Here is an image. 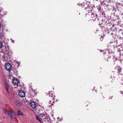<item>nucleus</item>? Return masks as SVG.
Here are the masks:
<instances>
[{
	"instance_id": "f257e3e1",
	"label": "nucleus",
	"mask_w": 123,
	"mask_h": 123,
	"mask_svg": "<svg viewBox=\"0 0 123 123\" xmlns=\"http://www.w3.org/2000/svg\"><path fill=\"white\" fill-rule=\"evenodd\" d=\"M91 20H98L99 18L97 17V15L95 13H92L91 15Z\"/></svg>"
},
{
	"instance_id": "f03ea898",
	"label": "nucleus",
	"mask_w": 123,
	"mask_h": 123,
	"mask_svg": "<svg viewBox=\"0 0 123 123\" xmlns=\"http://www.w3.org/2000/svg\"><path fill=\"white\" fill-rule=\"evenodd\" d=\"M8 114L10 118L12 120L13 119L14 117L15 116V112L14 111H12L11 112L9 111L8 112Z\"/></svg>"
},
{
	"instance_id": "7ed1b4c3",
	"label": "nucleus",
	"mask_w": 123,
	"mask_h": 123,
	"mask_svg": "<svg viewBox=\"0 0 123 123\" xmlns=\"http://www.w3.org/2000/svg\"><path fill=\"white\" fill-rule=\"evenodd\" d=\"M40 116L42 117L44 119H48L49 118V116L47 115L46 113L45 112L44 113H42L41 115H39Z\"/></svg>"
},
{
	"instance_id": "20e7f679",
	"label": "nucleus",
	"mask_w": 123,
	"mask_h": 123,
	"mask_svg": "<svg viewBox=\"0 0 123 123\" xmlns=\"http://www.w3.org/2000/svg\"><path fill=\"white\" fill-rule=\"evenodd\" d=\"M12 81L13 83L17 86L16 87H17L18 86V84L19 82L18 80L16 78L13 79H12Z\"/></svg>"
},
{
	"instance_id": "39448f33",
	"label": "nucleus",
	"mask_w": 123,
	"mask_h": 123,
	"mask_svg": "<svg viewBox=\"0 0 123 123\" xmlns=\"http://www.w3.org/2000/svg\"><path fill=\"white\" fill-rule=\"evenodd\" d=\"M18 95L20 97L23 98L25 96V94L24 91L20 90L19 92Z\"/></svg>"
},
{
	"instance_id": "423d86ee",
	"label": "nucleus",
	"mask_w": 123,
	"mask_h": 123,
	"mask_svg": "<svg viewBox=\"0 0 123 123\" xmlns=\"http://www.w3.org/2000/svg\"><path fill=\"white\" fill-rule=\"evenodd\" d=\"M10 65L8 63H6L5 65V69L7 71H9L11 70V68H10Z\"/></svg>"
},
{
	"instance_id": "0eeeda50",
	"label": "nucleus",
	"mask_w": 123,
	"mask_h": 123,
	"mask_svg": "<svg viewBox=\"0 0 123 123\" xmlns=\"http://www.w3.org/2000/svg\"><path fill=\"white\" fill-rule=\"evenodd\" d=\"M41 110H39V109H36L33 110L35 114H36V113L37 114L38 113L39 115H41L42 113L41 112Z\"/></svg>"
},
{
	"instance_id": "6e6552de",
	"label": "nucleus",
	"mask_w": 123,
	"mask_h": 123,
	"mask_svg": "<svg viewBox=\"0 0 123 123\" xmlns=\"http://www.w3.org/2000/svg\"><path fill=\"white\" fill-rule=\"evenodd\" d=\"M30 105L31 107L33 108H35L36 107V104L35 102H31L30 103Z\"/></svg>"
},
{
	"instance_id": "1a4fd4ad",
	"label": "nucleus",
	"mask_w": 123,
	"mask_h": 123,
	"mask_svg": "<svg viewBox=\"0 0 123 123\" xmlns=\"http://www.w3.org/2000/svg\"><path fill=\"white\" fill-rule=\"evenodd\" d=\"M49 97L52 98V99L53 100L54 99L55 97V96L53 93H52V92L51 91V92H49Z\"/></svg>"
},
{
	"instance_id": "9d476101",
	"label": "nucleus",
	"mask_w": 123,
	"mask_h": 123,
	"mask_svg": "<svg viewBox=\"0 0 123 123\" xmlns=\"http://www.w3.org/2000/svg\"><path fill=\"white\" fill-rule=\"evenodd\" d=\"M5 87L6 88V89L7 92L8 93H9V92L8 91V89H9L10 87V86L7 83H6L5 84Z\"/></svg>"
},
{
	"instance_id": "9b49d317",
	"label": "nucleus",
	"mask_w": 123,
	"mask_h": 123,
	"mask_svg": "<svg viewBox=\"0 0 123 123\" xmlns=\"http://www.w3.org/2000/svg\"><path fill=\"white\" fill-rule=\"evenodd\" d=\"M17 114L18 115H21L23 116H25V115L23 114L21 111L20 110H18L17 111Z\"/></svg>"
},
{
	"instance_id": "f8f14e48",
	"label": "nucleus",
	"mask_w": 123,
	"mask_h": 123,
	"mask_svg": "<svg viewBox=\"0 0 123 123\" xmlns=\"http://www.w3.org/2000/svg\"><path fill=\"white\" fill-rule=\"evenodd\" d=\"M15 104L16 105L18 106H20L21 105V104L20 102L18 100H17L16 101Z\"/></svg>"
},
{
	"instance_id": "ddd939ff",
	"label": "nucleus",
	"mask_w": 123,
	"mask_h": 123,
	"mask_svg": "<svg viewBox=\"0 0 123 123\" xmlns=\"http://www.w3.org/2000/svg\"><path fill=\"white\" fill-rule=\"evenodd\" d=\"M3 111L4 113L5 114H6L7 113L8 114V112H9V111H7V110L5 108H3Z\"/></svg>"
},
{
	"instance_id": "4468645a",
	"label": "nucleus",
	"mask_w": 123,
	"mask_h": 123,
	"mask_svg": "<svg viewBox=\"0 0 123 123\" xmlns=\"http://www.w3.org/2000/svg\"><path fill=\"white\" fill-rule=\"evenodd\" d=\"M96 0L97 1L99 0L100 2L101 5H103V3H104V0Z\"/></svg>"
},
{
	"instance_id": "2eb2a0df",
	"label": "nucleus",
	"mask_w": 123,
	"mask_h": 123,
	"mask_svg": "<svg viewBox=\"0 0 123 123\" xmlns=\"http://www.w3.org/2000/svg\"><path fill=\"white\" fill-rule=\"evenodd\" d=\"M98 7V10L100 12L101 10V8L100 7V6L99 5Z\"/></svg>"
},
{
	"instance_id": "dca6fc26",
	"label": "nucleus",
	"mask_w": 123,
	"mask_h": 123,
	"mask_svg": "<svg viewBox=\"0 0 123 123\" xmlns=\"http://www.w3.org/2000/svg\"><path fill=\"white\" fill-rule=\"evenodd\" d=\"M36 120H37V121H38L40 123L41 122V120L37 116H36Z\"/></svg>"
},
{
	"instance_id": "f3484780",
	"label": "nucleus",
	"mask_w": 123,
	"mask_h": 123,
	"mask_svg": "<svg viewBox=\"0 0 123 123\" xmlns=\"http://www.w3.org/2000/svg\"><path fill=\"white\" fill-rule=\"evenodd\" d=\"M9 47H7V49L5 51V52L6 54H8L9 53Z\"/></svg>"
},
{
	"instance_id": "a211bd4d",
	"label": "nucleus",
	"mask_w": 123,
	"mask_h": 123,
	"mask_svg": "<svg viewBox=\"0 0 123 123\" xmlns=\"http://www.w3.org/2000/svg\"><path fill=\"white\" fill-rule=\"evenodd\" d=\"M3 46L2 43L0 42V49Z\"/></svg>"
},
{
	"instance_id": "6ab92c4d",
	"label": "nucleus",
	"mask_w": 123,
	"mask_h": 123,
	"mask_svg": "<svg viewBox=\"0 0 123 123\" xmlns=\"http://www.w3.org/2000/svg\"><path fill=\"white\" fill-rule=\"evenodd\" d=\"M49 102H49V103L51 104V106H52V105H53V104H52L51 103V101L50 100V101Z\"/></svg>"
},
{
	"instance_id": "aec40b11",
	"label": "nucleus",
	"mask_w": 123,
	"mask_h": 123,
	"mask_svg": "<svg viewBox=\"0 0 123 123\" xmlns=\"http://www.w3.org/2000/svg\"><path fill=\"white\" fill-rule=\"evenodd\" d=\"M11 40H12V43H14V40H13L12 39H11Z\"/></svg>"
},
{
	"instance_id": "412c9836",
	"label": "nucleus",
	"mask_w": 123,
	"mask_h": 123,
	"mask_svg": "<svg viewBox=\"0 0 123 123\" xmlns=\"http://www.w3.org/2000/svg\"><path fill=\"white\" fill-rule=\"evenodd\" d=\"M121 72V71L120 70V71H119V72H118L119 73V74H120Z\"/></svg>"
},
{
	"instance_id": "4be33fe9",
	"label": "nucleus",
	"mask_w": 123,
	"mask_h": 123,
	"mask_svg": "<svg viewBox=\"0 0 123 123\" xmlns=\"http://www.w3.org/2000/svg\"><path fill=\"white\" fill-rule=\"evenodd\" d=\"M92 12V11H91V10H90V11H88V12H89H89Z\"/></svg>"
},
{
	"instance_id": "5701e85b",
	"label": "nucleus",
	"mask_w": 123,
	"mask_h": 123,
	"mask_svg": "<svg viewBox=\"0 0 123 123\" xmlns=\"http://www.w3.org/2000/svg\"><path fill=\"white\" fill-rule=\"evenodd\" d=\"M105 14H104V17H106V16L105 15Z\"/></svg>"
},
{
	"instance_id": "b1692460",
	"label": "nucleus",
	"mask_w": 123,
	"mask_h": 123,
	"mask_svg": "<svg viewBox=\"0 0 123 123\" xmlns=\"http://www.w3.org/2000/svg\"><path fill=\"white\" fill-rule=\"evenodd\" d=\"M104 52L103 51H102L101 50V52Z\"/></svg>"
},
{
	"instance_id": "393cba45",
	"label": "nucleus",
	"mask_w": 123,
	"mask_h": 123,
	"mask_svg": "<svg viewBox=\"0 0 123 123\" xmlns=\"http://www.w3.org/2000/svg\"><path fill=\"white\" fill-rule=\"evenodd\" d=\"M113 34V33H112L111 34V35H112Z\"/></svg>"
},
{
	"instance_id": "a878e982",
	"label": "nucleus",
	"mask_w": 123,
	"mask_h": 123,
	"mask_svg": "<svg viewBox=\"0 0 123 123\" xmlns=\"http://www.w3.org/2000/svg\"><path fill=\"white\" fill-rule=\"evenodd\" d=\"M105 53H103V54H104Z\"/></svg>"
},
{
	"instance_id": "bb28decb",
	"label": "nucleus",
	"mask_w": 123,
	"mask_h": 123,
	"mask_svg": "<svg viewBox=\"0 0 123 123\" xmlns=\"http://www.w3.org/2000/svg\"><path fill=\"white\" fill-rule=\"evenodd\" d=\"M110 57H110H110H108V58H110Z\"/></svg>"
},
{
	"instance_id": "cd10ccee",
	"label": "nucleus",
	"mask_w": 123,
	"mask_h": 123,
	"mask_svg": "<svg viewBox=\"0 0 123 123\" xmlns=\"http://www.w3.org/2000/svg\"><path fill=\"white\" fill-rule=\"evenodd\" d=\"M94 1H95L96 0H93Z\"/></svg>"
},
{
	"instance_id": "c85d7f7f",
	"label": "nucleus",
	"mask_w": 123,
	"mask_h": 123,
	"mask_svg": "<svg viewBox=\"0 0 123 123\" xmlns=\"http://www.w3.org/2000/svg\"><path fill=\"white\" fill-rule=\"evenodd\" d=\"M53 103H54V101H53Z\"/></svg>"
},
{
	"instance_id": "c756f323",
	"label": "nucleus",
	"mask_w": 123,
	"mask_h": 123,
	"mask_svg": "<svg viewBox=\"0 0 123 123\" xmlns=\"http://www.w3.org/2000/svg\"><path fill=\"white\" fill-rule=\"evenodd\" d=\"M58 118H59V117H57V118L58 119Z\"/></svg>"
},
{
	"instance_id": "7c9ffc66",
	"label": "nucleus",
	"mask_w": 123,
	"mask_h": 123,
	"mask_svg": "<svg viewBox=\"0 0 123 123\" xmlns=\"http://www.w3.org/2000/svg\"><path fill=\"white\" fill-rule=\"evenodd\" d=\"M107 61H108V60H107Z\"/></svg>"
}]
</instances>
